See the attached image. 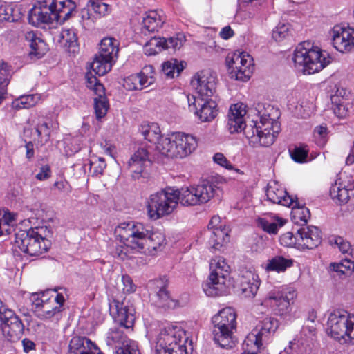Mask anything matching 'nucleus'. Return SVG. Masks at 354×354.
<instances>
[{
    "label": "nucleus",
    "mask_w": 354,
    "mask_h": 354,
    "mask_svg": "<svg viewBox=\"0 0 354 354\" xmlns=\"http://www.w3.org/2000/svg\"><path fill=\"white\" fill-rule=\"evenodd\" d=\"M115 234L123 245L116 247L114 256L122 261L132 258L131 254L160 250L165 244L162 233L151 232L141 223H122L115 229Z\"/></svg>",
    "instance_id": "1"
},
{
    "label": "nucleus",
    "mask_w": 354,
    "mask_h": 354,
    "mask_svg": "<svg viewBox=\"0 0 354 354\" xmlns=\"http://www.w3.org/2000/svg\"><path fill=\"white\" fill-rule=\"evenodd\" d=\"M245 113L246 111L243 104H235L230 106L227 124L230 132L234 133L243 131L249 144L253 147H268L272 145L279 132L278 122L270 118V115L266 118L263 113L261 116V126H257V122L254 121H252V124H246L243 118Z\"/></svg>",
    "instance_id": "2"
},
{
    "label": "nucleus",
    "mask_w": 354,
    "mask_h": 354,
    "mask_svg": "<svg viewBox=\"0 0 354 354\" xmlns=\"http://www.w3.org/2000/svg\"><path fill=\"white\" fill-rule=\"evenodd\" d=\"M293 61L296 66L302 68L301 70L304 74H313L329 64L330 57L310 41H306L295 50Z\"/></svg>",
    "instance_id": "3"
},
{
    "label": "nucleus",
    "mask_w": 354,
    "mask_h": 354,
    "mask_svg": "<svg viewBox=\"0 0 354 354\" xmlns=\"http://www.w3.org/2000/svg\"><path fill=\"white\" fill-rule=\"evenodd\" d=\"M52 232L46 227L21 230L15 235V245L19 250L30 255L39 256L47 252L51 247Z\"/></svg>",
    "instance_id": "4"
},
{
    "label": "nucleus",
    "mask_w": 354,
    "mask_h": 354,
    "mask_svg": "<svg viewBox=\"0 0 354 354\" xmlns=\"http://www.w3.org/2000/svg\"><path fill=\"white\" fill-rule=\"evenodd\" d=\"M213 339L216 344L223 348H232L235 346L236 339L233 336L236 329V314L231 307L221 310L212 317Z\"/></svg>",
    "instance_id": "5"
},
{
    "label": "nucleus",
    "mask_w": 354,
    "mask_h": 354,
    "mask_svg": "<svg viewBox=\"0 0 354 354\" xmlns=\"http://www.w3.org/2000/svg\"><path fill=\"white\" fill-rule=\"evenodd\" d=\"M187 339L183 330L166 327L158 335L156 354H189L185 346Z\"/></svg>",
    "instance_id": "6"
},
{
    "label": "nucleus",
    "mask_w": 354,
    "mask_h": 354,
    "mask_svg": "<svg viewBox=\"0 0 354 354\" xmlns=\"http://www.w3.org/2000/svg\"><path fill=\"white\" fill-rule=\"evenodd\" d=\"M210 274L203 284V289L207 296L214 297L227 292V279L230 274V266L225 259L218 257L210 263Z\"/></svg>",
    "instance_id": "7"
},
{
    "label": "nucleus",
    "mask_w": 354,
    "mask_h": 354,
    "mask_svg": "<svg viewBox=\"0 0 354 354\" xmlns=\"http://www.w3.org/2000/svg\"><path fill=\"white\" fill-rule=\"evenodd\" d=\"M119 42L113 37H105L102 39L98 53L95 55L89 66L99 76L109 72L119 51Z\"/></svg>",
    "instance_id": "8"
},
{
    "label": "nucleus",
    "mask_w": 354,
    "mask_h": 354,
    "mask_svg": "<svg viewBox=\"0 0 354 354\" xmlns=\"http://www.w3.org/2000/svg\"><path fill=\"white\" fill-rule=\"evenodd\" d=\"M326 331L335 339H354V316L344 310H335L329 315Z\"/></svg>",
    "instance_id": "9"
},
{
    "label": "nucleus",
    "mask_w": 354,
    "mask_h": 354,
    "mask_svg": "<svg viewBox=\"0 0 354 354\" xmlns=\"http://www.w3.org/2000/svg\"><path fill=\"white\" fill-rule=\"evenodd\" d=\"M175 191L171 188L162 189L151 194L147 201V212L153 220L171 214L176 207Z\"/></svg>",
    "instance_id": "10"
},
{
    "label": "nucleus",
    "mask_w": 354,
    "mask_h": 354,
    "mask_svg": "<svg viewBox=\"0 0 354 354\" xmlns=\"http://www.w3.org/2000/svg\"><path fill=\"white\" fill-rule=\"evenodd\" d=\"M215 186L209 183H203L196 187H182L175 191L176 205L178 202L183 206H193L208 202L214 195Z\"/></svg>",
    "instance_id": "11"
},
{
    "label": "nucleus",
    "mask_w": 354,
    "mask_h": 354,
    "mask_svg": "<svg viewBox=\"0 0 354 354\" xmlns=\"http://www.w3.org/2000/svg\"><path fill=\"white\" fill-rule=\"evenodd\" d=\"M231 78L236 80L248 81L253 71L252 58L245 52L236 51L226 57Z\"/></svg>",
    "instance_id": "12"
},
{
    "label": "nucleus",
    "mask_w": 354,
    "mask_h": 354,
    "mask_svg": "<svg viewBox=\"0 0 354 354\" xmlns=\"http://www.w3.org/2000/svg\"><path fill=\"white\" fill-rule=\"evenodd\" d=\"M296 295L295 290L292 288L273 289L269 292L264 302L277 315L285 316L290 313V303Z\"/></svg>",
    "instance_id": "13"
},
{
    "label": "nucleus",
    "mask_w": 354,
    "mask_h": 354,
    "mask_svg": "<svg viewBox=\"0 0 354 354\" xmlns=\"http://www.w3.org/2000/svg\"><path fill=\"white\" fill-rule=\"evenodd\" d=\"M149 299L152 305L164 310L174 309L177 301L173 299L167 290L168 280L164 277L149 282Z\"/></svg>",
    "instance_id": "14"
},
{
    "label": "nucleus",
    "mask_w": 354,
    "mask_h": 354,
    "mask_svg": "<svg viewBox=\"0 0 354 354\" xmlns=\"http://www.w3.org/2000/svg\"><path fill=\"white\" fill-rule=\"evenodd\" d=\"M109 350L114 354H140L137 344L119 328L110 329L106 339Z\"/></svg>",
    "instance_id": "15"
},
{
    "label": "nucleus",
    "mask_w": 354,
    "mask_h": 354,
    "mask_svg": "<svg viewBox=\"0 0 354 354\" xmlns=\"http://www.w3.org/2000/svg\"><path fill=\"white\" fill-rule=\"evenodd\" d=\"M30 300L33 313L40 319H50L62 311L61 306H55V300L44 292L31 294Z\"/></svg>",
    "instance_id": "16"
},
{
    "label": "nucleus",
    "mask_w": 354,
    "mask_h": 354,
    "mask_svg": "<svg viewBox=\"0 0 354 354\" xmlns=\"http://www.w3.org/2000/svg\"><path fill=\"white\" fill-rule=\"evenodd\" d=\"M191 84L200 97L209 98L216 91V77L209 70H203L193 76Z\"/></svg>",
    "instance_id": "17"
},
{
    "label": "nucleus",
    "mask_w": 354,
    "mask_h": 354,
    "mask_svg": "<svg viewBox=\"0 0 354 354\" xmlns=\"http://www.w3.org/2000/svg\"><path fill=\"white\" fill-rule=\"evenodd\" d=\"M135 310L124 301L113 299L110 304V313L120 326L131 328L134 325Z\"/></svg>",
    "instance_id": "18"
},
{
    "label": "nucleus",
    "mask_w": 354,
    "mask_h": 354,
    "mask_svg": "<svg viewBox=\"0 0 354 354\" xmlns=\"http://www.w3.org/2000/svg\"><path fill=\"white\" fill-rule=\"evenodd\" d=\"M50 0H45L39 5H35L28 13V21L34 26L41 24H53L57 22V15L53 12V8L49 3Z\"/></svg>",
    "instance_id": "19"
},
{
    "label": "nucleus",
    "mask_w": 354,
    "mask_h": 354,
    "mask_svg": "<svg viewBox=\"0 0 354 354\" xmlns=\"http://www.w3.org/2000/svg\"><path fill=\"white\" fill-rule=\"evenodd\" d=\"M6 315V317L1 320L3 333L8 340L17 341L24 334V325L13 310L8 311Z\"/></svg>",
    "instance_id": "20"
},
{
    "label": "nucleus",
    "mask_w": 354,
    "mask_h": 354,
    "mask_svg": "<svg viewBox=\"0 0 354 354\" xmlns=\"http://www.w3.org/2000/svg\"><path fill=\"white\" fill-rule=\"evenodd\" d=\"M333 44L339 52L351 51L354 48V29L335 26L333 29Z\"/></svg>",
    "instance_id": "21"
},
{
    "label": "nucleus",
    "mask_w": 354,
    "mask_h": 354,
    "mask_svg": "<svg viewBox=\"0 0 354 354\" xmlns=\"http://www.w3.org/2000/svg\"><path fill=\"white\" fill-rule=\"evenodd\" d=\"M68 354H102V353L86 337L75 336L69 342Z\"/></svg>",
    "instance_id": "22"
},
{
    "label": "nucleus",
    "mask_w": 354,
    "mask_h": 354,
    "mask_svg": "<svg viewBox=\"0 0 354 354\" xmlns=\"http://www.w3.org/2000/svg\"><path fill=\"white\" fill-rule=\"evenodd\" d=\"M349 95L344 88H337L335 93L331 95V102L333 105L334 113L340 118H346L348 115L352 108Z\"/></svg>",
    "instance_id": "23"
},
{
    "label": "nucleus",
    "mask_w": 354,
    "mask_h": 354,
    "mask_svg": "<svg viewBox=\"0 0 354 354\" xmlns=\"http://www.w3.org/2000/svg\"><path fill=\"white\" fill-rule=\"evenodd\" d=\"M297 234L299 237L298 244L306 249H314L322 243V236L320 231L317 227H304L297 230Z\"/></svg>",
    "instance_id": "24"
},
{
    "label": "nucleus",
    "mask_w": 354,
    "mask_h": 354,
    "mask_svg": "<svg viewBox=\"0 0 354 354\" xmlns=\"http://www.w3.org/2000/svg\"><path fill=\"white\" fill-rule=\"evenodd\" d=\"M149 162V152L144 147L138 148L127 162V167L133 178H139L146 163Z\"/></svg>",
    "instance_id": "25"
},
{
    "label": "nucleus",
    "mask_w": 354,
    "mask_h": 354,
    "mask_svg": "<svg viewBox=\"0 0 354 354\" xmlns=\"http://www.w3.org/2000/svg\"><path fill=\"white\" fill-rule=\"evenodd\" d=\"M25 40L30 49L29 56L31 59H38L48 51V46L45 41L37 37L33 31H29L25 34Z\"/></svg>",
    "instance_id": "26"
},
{
    "label": "nucleus",
    "mask_w": 354,
    "mask_h": 354,
    "mask_svg": "<svg viewBox=\"0 0 354 354\" xmlns=\"http://www.w3.org/2000/svg\"><path fill=\"white\" fill-rule=\"evenodd\" d=\"M58 127V123L50 118H39V121L35 127V133L37 138L35 137L34 140L37 139L41 145L46 143L50 139L51 132L57 130Z\"/></svg>",
    "instance_id": "27"
},
{
    "label": "nucleus",
    "mask_w": 354,
    "mask_h": 354,
    "mask_svg": "<svg viewBox=\"0 0 354 354\" xmlns=\"http://www.w3.org/2000/svg\"><path fill=\"white\" fill-rule=\"evenodd\" d=\"M177 158H183L189 155L197 147L196 138L184 133L176 132Z\"/></svg>",
    "instance_id": "28"
},
{
    "label": "nucleus",
    "mask_w": 354,
    "mask_h": 354,
    "mask_svg": "<svg viewBox=\"0 0 354 354\" xmlns=\"http://www.w3.org/2000/svg\"><path fill=\"white\" fill-rule=\"evenodd\" d=\"M266 196L268 199L273 203L284 206H290L294 203V198L288 195L287 192L277 185H268Z\"/></svg>",
    "instance_id": "29"
},
{
    "label": "nucleus",
    "mask_w": 354,
    "mask_h": 354,
    "mask_svg": "<svg viewBox=\"0 0 354 354\" xmlns=\"http://www.w3.org/2000/svg\"><path fill=\"white\" fill-rule=\"evenodd\" d=\"M252 272H248L242 277L241 281V290L242 295L247 298H253L259 288L260 282Z\"/></svg>",
    "instance_id": "30"
},
{
    "label": "nucleus",
    "mask_w": 354,
    "mask_h": 354,
    "mask_svg": "<svg viewBox=\"0 0 354 354\" xmlns=\"http://www.w3.org/2000/svg\"><path fill=\"white\" fill-rule=\"evenodd\" d=\"M185 41V37L182 33H178L175 37L167 39L158 38L151 40V44L160 48V50L171 48L174 50L180 49Z\"/></svg>",
    "instance_id": "31"
},
{
    "label": "nucleus",
    "mask_w": 354,
    "mask_h": 354,
    "mask_svg": "<svg viewBox=\"0 0 354 354\" xmlns=\"http://www.w3.org/2000/svg\"><path fill=\"white\" fill-rule=\"evenodd\" d=\"M200 109L194 111L202 122H208L213 120L217 115L216 104L212 99H203L199 104Z\"/></svg>",
    "instance_id": "32"
},
{
    "label": "nucleus",
    "mask_w": 354,
    "mask_h": 354,
    "mask_svg": "<svg viewBox=\"0 0 354 354\" xmlns=\"http://www.w3.org/2000/svg\"><path fill=\"white\" fill-rule=\"evenodd\" d=\"M59 41L70 53H75L78 49L77 36L73 28H64L60 32Z\"/></svg>",
    "instance_id": "33"
},
{
    "label": "nucleus",
    "mask_w": 354,
    "mask_h": 354,
    "mask_svg": "<svg viewBox=\"0 0 354 354\" xmlns=\"http://www.w3.org/2000/svg\"><path fill=\"white\" fill-rule=\"evenodd\" d=\"M209 239L208 244L211 248L214 250H220L223 246L224 242L228 238V232L224 227L222 228V225H219V227H216L212 230H208Z\"/></svg>",
    "instance_id": "34"
},
{
    "label": "nucleus",
    "mask_w": 354,
    "mask_h": 354,
    "mask_svg": "<svg viewBox=\"0 0 354 354\" xmlns=\"http://www.w3.org/2000/svg\"><path fill=\"white\" fill-rule=\"evenodd\" d=\"M264 339L254 330L245 338L243 347L246 354H257L263 345Z\"/></svg>",
    "instance_id": "35"
},
{
    "label": "nucleus",
    "mask_w": 354,
    "mask_h": 354,
    "mask_svg": "<svg viewBox=\"0 0 354 354\" xmlns=\"http://www.w3.org/2000/svg\"><path fill=\"white\" fill-rule=\"evenodd\" d=\"M279 327V322L274 317H266L261 321L254 329L265 339L268 335L274 334Z\"/></svg>",
    "instance_id": "36"
},
{
    "label": "nucleus",
    "mask_w": 354,
    "mask_h": 354,
    "mask_svg": "<svg viewBox=\"0 0 354 354\" xmlns=\"http://www.w3.org/2000/svg\"><path fill=\"white\" fill-rule=\"evenodd\" d=\"M139 131L146 140L154 143L156 145L162 136L160 127L157 123L142 124Z\"/></svg>",
    "instance_id": "37"
},
{
    "label": "nucleus",
    "mask_w": 354,
    "mask_h": 354,
    "mask_svg": "<svg viewBox=\"0 0 354 354\" xmlns=\"http://www.w3.org/2000/svg\"><path fill=\"white\" fill-rule=\"evenodd\" d=\"M163 23L160 15L156 10L148 12L142 21L143 28L149 32L158 31L162 27Z\"/></svg>",
    "instance_id": "38"
},
{
    "label": "nucleus",
    "mask_w": 354,
    "mask_h": 354,
    "mask_svg": "<svg viewBox=\"0 0 354 354\" xmlns=\"http://www.w3.org/2000/svg\"><path fill=\"white\" fill-rule=\"evenodd\" d=\"M292 263L293 261L290 259H286L282 256H276L268 261L266 270L268 272H284L288 268L291 267Z\"/></svg>",
    "instance_id": "39"
},
{
    "label": "nucleus",
    "mask_w": 354,
    "mask_h": 354,
    "mask_svg": "<svg viewBox=\"0 0 354 354\" xmlns=\"http://www.w3.org/2000/svg\"><path fill=\"white\" fill-rule=\"evenodd\" d=\"M39 100L40 96L38 94L22 95L12 102V106L16 109H28L34 106Z\"/></svg>",
    "instance_id": "40"
},
{
    "label": "nucleus",
    "mask_w": 354,
    "mask_h": 354,
    "mask_svg": "<svg viewBox=\"0 0 354 354\" xmlns=\"http://www.w3.org/2000/svg\"><path fill=\"white\" fill-rule=\"evenodd\" d=\"M97 97L94 98V109L96 118L100 120L104 117L109 108V102L106 97L105 96V91L96 95Z\"/></svg>",
    "instance_id": "41"
},
{
    "label": "nucleus",
    "mask_w": 354,
    "mask_h": 354,
    "mask_svg": "<svg viewBox=\"0 0 354 354\" xmlns=\"http://www.w3.org/2000/svg\"><path fill=\"white\" fill-rule=\"evenodd\" d=\"M330 269L338 274L339 277L351 275L354 271V263L348 259H344L340 263H333Z\"/></svg>",
    "instance_id": "42"
},
{
    "label": "nucleus",
    "mask_w": 354,
    "mask_h": 354,
    "mask_svg": "<svg viewBox=\"0 0 354 354\" xmlns=\"http://www.w3.org/2000/svg\"><path fill=\"white\" fill-rule=\"evenodd\" d=\"M183 63V62H179L176 59H172L162 64V71L167 77L173 78L175 74L178 75L184 69Z\"/></svg>",
    "instance_id": "43"
},
{
    "label": "nucleus",
    "mask_w": 354,
    "mask_h": 354,
    "mask_svg": "<svg viewBox=\"0 0 354 354\" xmlns=\"http://www.w3.org/2000/svg\"><path fill=\"white\" fill-rule=\"evenodd\" d=\"M10 70L6 63H0V104L6 93V88L9 84Z\"/></svg>",
    "instance_id": "44"
},
{
    "label": "nucleus",
    "mask_w": 354,
    "mask_h": 354,
    "mask_svg": "<svg viewBox=\"0 0 354 354\" xmlns=\"http://www.w3.org/2000/svg\"><path fill=\"white\" fill-rule=\"evenodd\" d=\"M277 222L269 221L263 218H259L257 223L259 227L270 234H277L279 227L283 226L286 221L282 218H278Z\"/></svg>",
    "instance_id": "45"
},
{
    "label": "nucleus",
    "mask_w": 354,
    "mask_h": 354,
    "mask_svg": "<svg viewBox=\"0 0 354 354\" xmlns=\"http://www.w3.org/2000/svg\"><path fill=\"white\" fill-rule=\"evenodd\" d=\"M330 196L341 203H346L349 199L348 190L345 187L335 183L330 189Z\"/></svg>",
    "instance_id": "46"
},
{
    "label": "nucleus",
    "mask_w": 354,
    "mask_h": 354,
    "mask_svg": "<svg viewBox=\"0 0 354 354\" xmlns=\"http://www.w3.org/2000/svg\"><path fill=\"white\" fill-rule=\"evenodd\" d=\"M103 0L88 1L86 6L91 7L93 10L100 16H104L111 12V6L102 2Z\"/></svg>",
    "instance_id": "47"
},
{
    "label": "nucleus",
    "mask_w": 354,
    "mask_h": 354,
    "mask_svg": "<svg viewBox=\"0 0 354 354\" xmlns=\"http://www.w3.org/2000/svg\"><path fill=\"white\" fill-rule=\"evenodd\" d=\"M289 24H279L275 29L272 31V37L276 41H281L286 39L290 35Z\"/></svg>",
    "instance_id": "48"
},
{
    "label": "nucleus",
    "mask_w": 354,
    "mask_h": 354,
    "mask_svg": "<svg viewBox=\"0 0 354 354\" xmlns=\"http://www.w3.org/2000/svg\"><path fill=\"white\" fill-rule=\"evenodd\" d=\"M75 7L76 5L73 1L68 0L66 1V6L63 10H60L59 12H55V14L58 15L57 23L62 24L70 19Z\"/></svg>",
    "instance_id": "49"
},
{
    "label": "nucleus",
    "mask_w": 354,
    "mask_h": 354,
    "mask_svg": "<svg viewBox=\"0 0 354 354\" xmlns=\"http://www.w3.org/2000/svg\"><path fill=\"white\" fill-rule=\"evenodd\" d=\"M86 86L94 91L95 94L102 95L104 91V86L100 83L97 77L88 72L86 74Z\"/></svg>",
    "instance_id": "50"
},
{
    "label": "nucleus",
    "mask_w": 354,
    "mask_h": 354,
    "mask_svg": "<svg viewBox=\"0 0 354 354\" xmlns=\"http://www.w3.org/2000/svg\"><path fill=\"white\" fill-rule=\"evenodd\" d=\"M89 166V172L94 176L102 174L106 165L104 159L100 157L95 160H91Z\"/></svg>",
    "instance_id": "51"
},
{
    "label": "nucleus",
    "mask_w": 354,
    "mask_h": 354,
    "mask_svg": "<svg viewBox=\"0 0 354 354\" xmlns=\"http://www.w3.org/2000/svg\"><path fill=\"white\" fill-rule=\"evenodd\" d=\"M171 139L170 135L168 136H162L158 142H157V145H156V149L158 151L162 156L170 158V150H171Z\"/></svg>",
    "instance_id": "52"
},
{
    "label": "nucleus",
    "mask_w": 354,
    "mask_h": 354,
    "mask_svg": "<svg viewBox=\"0 0 354 354\" xmlns=\"http://www.w3.org/2000/svg\"><path fill=\"white\" fill-rule=\"evenodd\" d=\"M140 81H142V78H140V75H138V73L131 75L124 79V86L129 91L142 90Z\"/></svg>",
    "instance_id": "53"
},
{
    "label": "nucleus",
    "mask_w": 354,
    "mask_h": 354,
    "mask_svg": "<svg viewBox=\"0 0 354 354\" xmlns=\"http://www.w3.org/2000/svg\"><path fill=\"white\" fill-rule=\"evenodd\" d=\"M152 72L153 68L151 66H146L140 73H138V75H140V78H142V81H140L142 89L149 86L153 83V77L152 75H149V74Z\"/></svg>",
    "instance_id": "54"
},
{
    "label": "nucleus",
    "mask_w": 354,
    "mask_h": 354,
    "mask_svg": "<svg viewBox=\"0 0 354 354\" xmlns=\"http://www.w3.org/2000/svg\"><path fill=\"white\" fill-rule=\"evenodd\" d=\"M13 9L10 6H0V23L4 21H15L16 19L12 15Z\"/></svg>",
    "instance_id": "55"
},
{
    "label": "nucleus",
    "mask_w": 354,
    "mask_h": 354,
    "mask_svg": "<svg viewBox=\"0 0 354 354\" xmlns=\"http://www.w3.org/2000/svg\"><path fill=\"white\" fill-rule=\"evenodd\" d=\"M299 236L297 235L296 237L292 232H286L280 236L281 243L286 247H293L297 242L299 243Z\"/></svg>",
    "instance_id": "56"
},
{
    "label": "nucleus",
    "mask_w": 354,
    "mask_h": 354,
    "mask_svg": "<svg viewBox=\"0 0 354 354\" xmlns=\"http://www.w3.org/2000/svg\"><path fill=\"white\" fill-rule=\"evenodd\" d=\"M293 206V209H297L298 212H295V214H298V218L299 220L304 223H306L308 219L310 218V211L308 208L300 207L297 201L294 200V203L292 205Z\"/></svg>",
    "instance_id": "57"
},
{
    "label": "nucleus",
    "mask_w": 354,
    "mask_h": 354,
    "mask_svg": "<svg viewBox=\"0 0 354 354\" xmlns=\"http://www.w3.org/2000/svg\"><path fill=\"white\" fill-rule=\"evenodd\" d=\"M308 151L301 147H295L290 151L292 159L297 162H304L307 158Z\"/></svg>",
    "instance_id": "58"
},
{
    "label": "nucleus",
    "mask_w": 354,
    "mask_h": 354,
    "mask_svg": "<svg viewBox=\"0 0 354 354\" xmlns=\"http://www.w3.org/2000/svg\"><path fill=\"white\" fill-rule=\"evenodd\" d=\"M314 109V105L312 102L307 103L304 105V102H301L299 106H297L298 114L303 118L310 117Z\"/></svg>",
    "instance_id": "59"
},
{
    "label": "nucleus",
    "mask_w": 354,
    "mask_h": 354,
    "mask_svg": "<svg viewBox=\"0 0 354 354\" xmlns=\"http://www.w3.org/2000/svg\"><path fill=\"white\" fill-rule=\"evenodd\" d=\"M15 218L14 215L8 211L0 212V222L3 228H10Z\"/></svg>",
    "instance_id": "60"
},
{
    "label": "nucleus",
    "mask_w": 354,
    "mask_h": 354,
    "mask_svg": "<svg viewBox=\"0 0 354 354\" xmlns=\"http://www.w3.org/2000/svg\"><path fill=\"white\" fill-rule=\"evenodd\" d=\"M314 137L316 139H319V142L322 144L325 142V138L328 134V129L326 126L320 125L317 126L314 129Z\"/></svg>",
    "instance_id": "61"
},
{
    "label": "nucleus",
    "mask_w": 354,
    "mask_h": 354,
    "mask_svg": "<svg viewBox=\"0 0 354 354\" xmlns=\"http://www.w3.org/2000/svg\"><path fill=\"white\" fill-rule=\"evenodd\" d=\"M214 161L218 165L227 169H232V164L227 160L223 153H217L213 157Z\"/></svg>",
    "instance_id": "62"
},
{
    "label": "nucleus",
    "mask_w": 354,
    "mask_h": 354,
    "mask_svg": "<svg viewBox=\"0 0 354 354\" xmlns=\"http://www.w3.org/2000/svg\"><path fill=\"white\" fill-rule=\"evenodd\" d=\"M335 243L338 245L339 250L342 253H348L351 250L350 243L344 240L342 237H335Z\"/></svg>",
    "instance_id": "63"
},
{
    "label": "nucleus",
    "mask_w": 354,
    "mask_h": 354,
    "mask_svg": "<svg viewBox=\"0 0 354 354\" xmlns=\"http://www.w3.org/2000/svg\"><path fill=\"white\" fill-rule=\"evenodd\" d=\"M122 281L124 285V291L127 292H132L135 291L136 286L133 283V281L131 277L128 275L123 276L122 278Z\"/></svg>",
    "instance_id": "64"
}]
</instances>
